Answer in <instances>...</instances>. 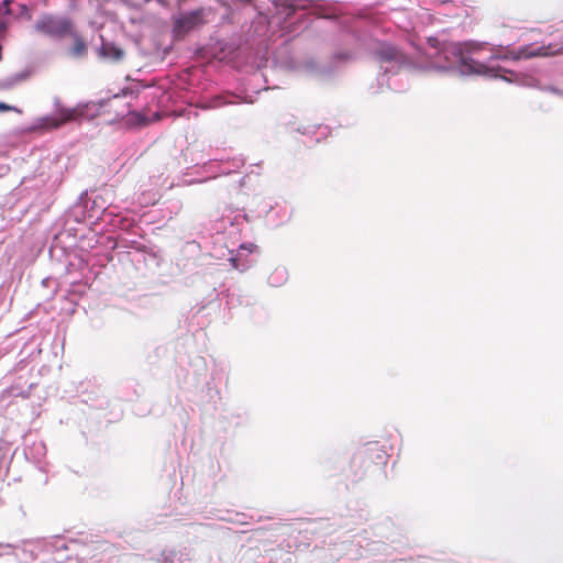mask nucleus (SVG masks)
Segmentation results:
<instances>
[{
	"label": "nucleus",
	"instance_id": "nucleus-1",
	"mask_svg": "<svg viewBox=\"0 0 563 563\" xmlns=\"http://www.w3.org/2000/svg\"><path fill=\"white\" fill-rule=\"evenodd\" d=\"M101 106L98 103H80L74 108H59L55 114L46 115L41 120V128L56 130L69 122L92 120L100 114Z\"/></svg>",
	"mask_w": 563,
	"mask_h": 563
},
{
	"label": "nucleus",
	"instance_id": "nucleus-2",
	"mask_svg": "<svg viewBox=\"0 0 563 563\" xmlns=\"http://www.w3.org/2000/svg\"><path fill=\"white\" fill-rule=\"evenodd\" d=\"M74 21L68 16L45 13L37 19L34 30L49 38L63 40L70 33Z\"/></svg>",
	"mask_w": 563,
	"mask_h": 563
},
{
	"label": "nucleus",
	"instance_id": "nucleus-3",
	"mask_svg": "<svg viewBox=\"0 0 563 563\" xmlns=\"http://www.w3.org/2000/svg\"><path fill=\"white\" fill-rule=\"evenodd\" d=\"M482 48V44L475 42H465V43H456L450 44L444 48L445 54L452 55L457 63H460L465 70L478 74L486 75L488 71H493L486 65L478 63L465 55V53H473L479 51Z\"/></svg>",
	"mask_w": 563,
	"mask_h": 563
},
{
	"label": "nucleus",
	"instance_id": "nucleus-4",
	"mask_svg": "<svg viewBox=\"0 0 563 563\" xmlns=\"http://www.w3.org/2000/svg\"><path fill=\"white\" fill-rule=\"evenodd\" d=\"M206 23L205 9L200 8L180 14L175 19L174 30L177 34H185Z\"/></svg>",
	"mask_w": 563,
	"mask_h": 563
},
{
	"label": "nucleus",
	"instance_id": "nucleus-5",
	"mask_svg": "<svg viewBox=\"0 0 563 563\" xmlns=\"http://www.w3.org/2000/svg\"><path fill=\"white\" fill-rule=\"evenodd\" d=\"M67 37L71 38V45L67 49V54L75 59L87 57L89 46L86 38L76 30L75 24L70 29Z\"/></svg>",
	"mask_w": 563,
	"mask_h": 563
},
{
	"label": "nucleus",
	"instance_id": "nucleus-6",
	"mask_svg": "<svg viewBox=\"0 0 563 563\" xmlns=\"http://www.w3.org/2000/svg\"><path fill=\"white\" fill-rule=\"evenodd\" d=\"M360 462L363 465L374 463L378 466L386 464V453L378 443L367 444L360 453Z\"/></svg>",
	"mask_w": 563,
	"mask_h": 563
},
{
	"label": "nucleus",
	"instance_id": "nucleus-7",
	"mask_svg": "<svg viewBox=\"0 0 563 563\" xmlns=\"http://www.w3.org/2000/svg\"><path fill=\"white\" fill-rule=\"evenodd\" d=\"M375 56L382 63H390V62H401L404 60L402 53L394 45L388 43H383L375 52Z\"/></svg>",
	"mask_w": 563,
	"mask_h": 563
},
{
	"label": "nucleus",
	"instance_id": "nucleus-8",
	"mask_svg": "<svg viewBox=\"0 0 563 563\" xmlns=\"http://www.w3.org/2000/svg\"><path fill=\"white\" fill-rule=\"evenodd\" d=\"M103 55L109 56L115 60H120L123 57V51L115 46L103 45Z\"/></svg>",
	"mask_w": 563,
	"mask_h": 563
},
{
	"label": "nucleus",
	"instance_id": "nucleus-9",
	"mask_svg": "<svg viewBox=\"0 0 563 563\" xmlns=\"http://www.w3.org/2000/svg\"><path fill=\"white\" fill-rule=\"evenodd\" d=\"M542 51H543V47L540 48L539 51H533L530 47H523V48H521L519 51V56L518 57L529 58V57L545 55V52H542Z\"/></svg>",
	"mask_w": 563,
	"mask_h": 563
},
{
	"label": "nucleus",
	"instance_id": "nucleus-10",
	"mask_svg": "<svg viewBox=\"0 0 563 563\" xmlns=\"http://www.w3.org/2000/svg\"><path fill=\"white\" fill-rule=\"evenodd\" d=\"M19 13L16 14V19H24L30 21L32 19V11L31 9L23 3L18 4Z\"/></svg>",
	"mask_w": 563,
	"mask_h": 563
},
{
	"label": "nucleus",
	"instance_id": "nucleus-11",
	"mask_svg": "<svg viewBox=\"0 0 563 563\" xmlns=\"http://www.w3.org/2000/svg\"><path fill=\"white\" fill-rule=\"evenodd\" d=\"M13 3L12 0H3L0 3V14L10 15L12 14V10L10 5Z\"/></svg>",
	"mask_w": 563,
	"mask_h": 563
},
{
	"label": "nucleus",
	"instance_id": "nucleus-12",
	"mask_svg": "<svg viewBox=\"0 0 563 563\" xmlns=\"http://www.w3.org/2000/svg\"><path fill=\"white\" fill-rule=\"evenodd\" d=\"M8 111H14V112L21 113V110H19L14 106H10L8 103L0 101V112H8Z\"/></svg>",
	"mask_w": 563,
	"mask_h": 563
},
{
	"label": "nucleus",
	"instance_id": "nucleus-13",
	"mask_svg": "<svg viewBox=\"0 0 563 563\" xmlns=\"http://www.w3.org/2000/svg\"><path fill=\"white\" fill-rule=\"evenodd\" d=\"M9 27L8 21H0V34H4Z\"/></svg>",
	"mask_w": 563,
	"mask_h": 563
}]
</instances>
